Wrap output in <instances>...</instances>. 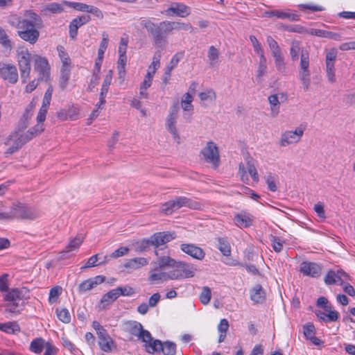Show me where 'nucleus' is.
<instances>
[{
    "label": "nucleus",
    "mask_w": 355,
    "mask_h": 355,
    "mask_svg": "<svg viewBox=\"0 0 355 355\" xmlns=\"http://www.w3.org/2000/svg\"><path fill=\"white\" fill-rule=\"evenodd\" d=\"M9 24L17 29V35L31 44H35L40 37L39 28L42 20L40 16L33 10H26L22 16L12 15Z\"/></svg>",
    "instance_id": "1"
},
{
    "label": "nucleus",
    "mask_w": 355,
    "mask_h": 355,
    "mask_svg": "<svg viewBox=\"0 0 355 355\" xmlns=\"http://www.w3.org/2000/svg\"><path fill=\"white\" fill-rule=\"evenodd\" d=\"M140 24L151 35L155 46L160 49L166 47L168 43L167 35L173 30L172 21H164L155 24L150 19H144Z\"/></svg>",
    "instance_id": "2"
},
{
    "label": "nucleus",
    "mask_w": 355,
    "mask_h": 355,
    "mask_svg": "<svg viewBox=\"0 0 355 355\" xmlns=\"http://www.w3.org/2000/svg\"><path fill=\"white\" fill-rule=\"evenodd\" d=\"M300 53V62L299 66L298 75L299 78L304 87V91H307L311 84V71L309 69V53L306 49L300 50L299 43L294 42L291 44L290 48V55L291 60L295 61L298 60Z\"/></svg>",
    "instance_id": "3"
},
{
    "label": "nucleus",
    "mask_w": 355,
    "mask_h": 355,
    "mask_svg": "<svg viewBox=\"0 0 355 355\" xmlns=\"http://www.w3.org/2000/svg\"><path fill=\"white\" fill-rule=\"evenodd\" d=\"M131 334L137 336L139 340L144 343V347L147 352L154 354L157 352V348L161 346L159 340H154L150 333L143 329V326L135 322L130 329Z\"/></svg>",
    "instance_id": "4"
},
{
    "label": "nucleus",
    "mask_w": 355,
    "mask_h": 355,
    "mask_svg": "<svg viewBox=\"0 0 355 355\" xmlns=\"http://www.w3.org/2000/svg\"><path fill=\"white\" fill-rule=\"evenodd\" d=\"M31 54L28 49L19 46L17 50V59L20 71L21 79L23 83L27 82L31 73Z\"/></svg>",
    "instance_id": "5"
},
{
    "label": "nucleus",
    "mask_w": 355,
    "mask_h": 355,
    "mask_svg": "<svg viewBox=\"0 0 355 355\" xmlns=\"http://www.w3.org/2000/svg\"><path fill=\"white\" fill-rule=\"evenodd\" d=\"M11 211L13 220H34L39 216L34 208L21 202L13 204Z\"/></svg>",
    "instance_id": "6"
},
{
    "label": "nucleus",
    "mask_w": 355,
    "mask_h": 355,
    "mask_svg": "<svg viewBox=\"0 0 355 355\" xmlns=\"http://www.w3.org/2000/svg\"><path fill=\"white\" fill-rule=\"evenodd\" d=\"M28 291L25 288H12L5 295V301L8 304L6 306V311L15 313L17 312L16 306L19 305V302L26 297Z\"/></svg>",
    "instance_id": "7"
},
{
    "label": "nucleus",
    "mask_w": 355,
    "mask_h": 355,
    "mask_svg": "<svg viewBox=\"0 0 355 355\" xmlns=\"http://www.w3.org/2000/svg\"><path fill=\"white\" fill-rule=\"evenodd\" d=\"M171 271V279H182L194 277L196 268L191 264L176 262Z\"/></svg>",
    "instance_id": "8"
},
{
    "label": "nucleus",
    "mask_w": 355,
    "mask_h": 355,
    "mask_svg": "<svg viewBox=\"0 0 355 355\" xmlns=\"http://www.w3.org/2000/svg\"><path fill=\"white\" fill-rule=\"evenodd\" d=\"M200 153L205 162L211 164L214 168H218L220 164V155L218 148L214 142L211 141L207 142Z\"/></svg>",
    "instance_id": "9"
},
{
    "label": "nucleus",
    "mask_w": 355,
    "mask_h": 355,
    "mask_svg": "<svg viewBox=\"0 0 355 355\" xmlns=\"http://www.w3.org/2000/svg\"><path fill=\"white\" fill-rule=\"evenodd\" d=\"M184 207H193L191 200L184 196L175 197L163 204L162 211L166 214H171L173 211Z\"/></svg>",
    "instance_id": "10"
},
{
    "label": "nucleus",
    "mask_w": 355,
    "mask_h": 355,
    "mask_svg": "<svg viewBox=\"0 0 355 355\" xmlns=\"http://www.w3.org/2000/svg\"><path fill=\"white\" fill-rule=\"evenodd\" d=\"M305 127L300 125L295 130H287L282 134L280 146H286L299 142L304 134Z\"/></svg>",
    "instance_id": "11"
},
{
    "label": "nucleus",
    "mask_w": 355,
    "mask_h": 355,
    "mask_svg": "<svg viewBox=\"0 0 355 355\" xmlns=\"http://www.w3.org/2000/svg\"><path fill=\"white\" fill-rule=\"evenodd\" d=\"M0 78L11 84H15L19 78L16 66L0 62Z\"/></svg>",
    "instance_id": "12"
},
{
    "label": "nucleus",
    "mask_w": 355,
    "mask_h": 355,
    "mask_svg": "<svg viewBox=\"0 0 355 355\" xmlns=\"http://www.w3.org/2000/svg\"><path fill=\"white\" fill-rule=\"evenodd\" d=\"M178 117V107L175 105L172 107L170 112L166 117V128L173 135V139L180 142V137L176 129V122Z\"/></svg>",
    "instance_id": "13"
},
{
    "label": "nucleus",
    "mask_w": 355,
    "mask_h": 355,
    "mask_svg": "<svg viewBox=\"0 0 355 355\" xmlns=\"http://www.w3.org/2000/svg\"><path fill=\"white\" fill-rule=\"evenodd\" d=\"M33 59L34 61V69L39 73V79L47 77L49 72V66L47 60L37 55H34Z\"/></svg>",
    "instance_id": "14"
},
{
    "label": "nucleus",
    "mask_w": 355,
    "mask_h": 355,
    "mask_svg": "<svg viewBox=\"0 0 355 355\" xmlns=\"http://www.w3.org/2000/svg\"><path fill=\"white\" fill-rule=\"evenodd\" d=\"M162 269L158 267L150 271L148 281L151 284H161L171 279V271L166 272Z\"/></svg>",
    "instance_id": "15"
},
{
    "label": "nucleus",
    "mask_w": 355,
    "mask_h": 355,
    "mask_svg": "<svg viewBox=\"0 0 355 355\" xmlns=\"http://www.w3.org/2000/svg\"><path fill=\"white\" fill-rule=\"evenodd\" d=\"M300 271L304 275L315 278L320 275L321 268L320 266L315 263L303 261L300 264Z\"/></svg>",
    "instance_id": "16"
},
{
    "label": "nucleus",
    "mask_w": 355,
    "mask_h": 355,
    "mask_svg": "<svg viewBox=\"0 0 355 355\" xmlns=\"http://www.w3.org/2000/svg\"><path fill=\"white\" fill-rule=\"evenodd\" d=\"M268 102L271 106V115L275 117L279 112V105L281 102H284L287 100V95L284 93H279L272 94L268 98Z\"/></svg>",
    "instance_id": "17"
},
{
    "label": "nucleus",
    "mask_w": 355,
    "mask_h": 355,
    "mask_svg": "<svg viewBox=\"0 0 355 355\" xmlns=\"http://www.w3.org/2000/svg\"><path fill=\"white\" fill-rule=\"evenodd\" d=\"M180 249L182 252L198 260L202 259L205 253L204 250L192 243H183L180 245Z\"/></svg>",
    "instance_id": "18"
},
{
    "label": "nucleus",
    "mask_w": 355,
    "mask_h": 355,
    "mask_svg": "<svg viewBox=\"0 0 355 355\" xmlns=\"http://www.w3.org/2000/svg\"><path fill=\"white\" fill-rule=\"evenodd\" d=\"M5 144L10 146L6 151V154L11 155L20 149L26 143L21 141V137L17 132H15L9 136V138Z\"/></svg>",
    "instance_id": "19"
},
{
    "label": "nucleus",
    "mask_w": 355,
    "mask_h": 355,
    "mask_svg": "<svg viewBox=\"0 0 355 355\" xmlns=\"http://www.w3.org/2000/svg\"><path fill=\"white\" fill-rule=\"evenodd\" d=\"M166 13H173L180 17H186L191 13V8L182 3H174L166 10Z\"/></svg>",
    "instance_id": "20"
},
{
    "label": "nucleus",
    "mask_w": 355,
    "mask_h": 355,
    "mask_svg": "<svg viewBox=\"0 0 355 355\" xmlns=\"http://www.w3.org/2000/svg\"><path fill=\"white\" fill-rule=\"evenodd\" d=\"M84 241V236L82 234H78L76 236L70 240L69 244L64 250L60 252V259H66L65 254L69 253L71 251L76 250L79 248Z\"/></svg>",
    "instance_id": "21"
},
{
    "label": "nucleus",
    "mask_w": 355,
    "mask_h": 355,
    "mask_svg": "<svg viewBox=\"0 0 355 355\" xmlns=\"http://www.w3.org/2000/svg\"><path fill=\"white\" fill-rule=\"evenodd\" d=\"M253 216L245 211H241L234 216L235 224L240 228L248 227L252 225Z\"/></svg>",
    "instance_id": "22"
},
{
    "label": "nucleus",
    "mask_w": 355,
    "mask_h": 355,
    "mask_svg": "<svg viewBox=\"0 0 355 355\" xmlns=\"http://www.w3.org/2000/svg\"><path fill=\"white\" fill-rule=\"evenodd\" d=\"M119 293L116 288L104 294L101 300L99 308L101 309H105L120 297Z\"/></svg>",
    "instance_id": "23"
},
{
    "label": "nucleus",
    "mask_w": 355,
    "mask_h": 355,
    "mask_svg": "<svg viewBox=\"0 0 355 355\" xmlns=\"http://www.w3.org/2000/svg\"><path fill=\"white\" fill-rule=\"evenodd\" d=\"M250 299L254 304L262 303L265 300L266 294L263 288L260 284L255 285L250 290Z\"/></svg>",
    "instance_id": "24"
},
{
    "label": "nucleus",
    "mask_w": 355,
    "mask_h": 355,
    "mask_svg": "<svg viewBox=\"0 0 355 355\" xmlns=\"http://www.w3.org/2000/svg\"><path fill=\"white\" fill-rule=\"evenodd\" d=\"M44 130L43 124H37L34 127L30 128L26 132L19 135L21 141L27 143L31 139L42 133Z\"/></svg>",
    "instance_id": "25"
},
{
    "label": "nucleus",
    "mask_w": 355,
    "mask_h": 355,
    "mask_svg": "<svg viewBox=\"0 0 355 355\" xmlns=\"http://www.w3.org/2000/svg\"><path fill=\"white\" fill-rule=\"evenodd\" d=\"M148 263L147 259L144 257H137L128 260L123 265L124 268L137 270Z\"/></svg>",
    "instance_id": "26"
},
{
    "label": "nucleus",
    "mask_w": 355,
    "mask_h": 355,
    "mask_svg": "<svg viewBox=\"0 0 355 355\" xmlns=\"http://www.w3.org/2000/svg\"><path fill=\"white\" fill-rule=\"evenodd\" d=\"M245 160L246 162V168L248 173L252 178L253 181L258 182L259 178L255 166V160L250 155L246 156L245 157Z\"/></svg>",
    "instance_id": "27"
},
{
    "label": "nucleus",
    "mask_w": 355,
    "mask_h": 355,
    "mask_svg": "<svg viewBox=\"0 0 355 355\" xmlns=\"http://www.w3.org/2000/svg\"><path fill=\"white\" fill-rule=\"evenodd\" d=\"M127 62V56L126 55H119V59L117 61V71L119 74V79L120 80V83L122 84L124 82L125 77V65Z\"/></svg>",
    "instance_id": "28"
},
{
    "label": "nucleus",
    "mask_w": 355,
    "mask_h": 355,
    "mask_svg": "<svg viewBox=\"0 0 355 355\" xmlns=\"http://www.w3.org/2000/svg\"><path fill=\"white\" fill-rule=\"evenodd\" d=\"M162 351L164 355H175L176 352V345L170 341L164 343L161 342V346L157 348V352Z\"/></svg>",
    "instance_id": "29"
},
{
    "label": "nucleus",
    "mask_w": 355,
    "mask_h": 355,
    "mask_svg": "<svg viewBox=\"0 0 355 355\" xmlns=\"http://www.w3.org/2000/svg\"><path fill=\"white\" fill-rule=\"evenodd\" d=\"M0 44L7 51H10L14 46V43L9 38L6 31L0 26Z\"/></svg>",
    "instance_id": "30"
},
{
    "label": "nucleus",
    "mask_w": 355,
    "mask_h": 355,
    "mask_svg": "<svg viewBox=\"0 0 355 355\" xmlns=\"http://www.w3.org/2000/svg\"><path fill=\"white\" fill-rule=\"evenodd\" d=\"M311 34L318 37L334 39L335 40H339L340 38V34L337 33L327 31L320 29H312Z\"/></svg>",
    "instance_id": "31"
},
{
    "label": "nucleus",
    "mask_w": 355,
    "mask_h": 355,
    "mask_svg": "<svg viewBox=\"0 0 355 355\" xmlns=\"http://www.w3.org/2000/svg\"><path fill=\"white\" fill-rule=\"evenodd\" d=\"M46 343L42 338H36L31 343L30 349L35 354H40L44 349Z\"/></svg>",
    "instance_id": "32"
},
{
    "label": "nucleus",
    "mask_w": 355,
    "mask_h": 355,
    "mask_svg": "<svg viewBox=\"0 0 355 355\" xmlns=\"http://www.w3.org/2000/svg\"><path fill=\"white\" fill-rule=\"evenodd\" d=\"M229 328V322L227 319H222L218 326V331L220 333L218 342L222 343L225 340L226 333Z\"/></svg>",
    "instance_id": "33"
},
{
    "label": "nucleus",
    "mask_w": 355,
    "mask_h": 355,
    "mask_svg": "<svg viewBox=\"0 0 355 355\" xmlns=\"http://www.w3.org/2000/svg\"><path fill=\"white\" fill-rule=\"evenodd\" d=\"M218 249L226 257L231 254V247L228 241L224 238H219Z\"/></svg>",
    "instance_id": "34"
},
{
    "label": "nucleus",
    "mask_w": 355,
    "mask_h": 355,
    "mask_svg": "<svg viewBox=\"0 0 355 355\" xmlns=\"http://www.w3.org/2000/svg\"><path fill=\"white\" fill-rule=\"evenodd\" d=\"M176 261L168 256L159 257L157 259L158 267L159 268H164L166 267H173L175 264Z\"/></svg>",
    "instance_id": "35"
},
{
    "label": "nucleus",
    "mask_w": 355,
    "mask_h": 355,
    "mask_svg": "<svg viewBox=\"0 0 355 355\" xmlns=\"http://www.w3.org/2000/svg\"><path fill=\"white\" fill-rule=\"evenodd\" d=\"M55 313L57 315L58 318L64 323H69L71 321V315L67 309H59L57 308L55 310Z\"/></svg>",
    "instance_id": "36"
},
{
    "label": "nucleus",
    "mask_w": 355,
    "mask_h": 355,
    "mask_svg": "<svg viewBox=\"0 0 355 355\" xmlns=\"http://www.w3.org/2000/svg\"><path fill=\"white\" fill-rule=\"evenodd\" d=\"M270 242L272 247V249L275 252H280L283 250L284 244L285 241L282 240L279 237L270 235Z\"/></svg>",
    "instance_id": "37"
},
{
    "label": "nucleus",
    "mask_w": 355,
    "mask_h": 355,
    "mask_svg": "<svg viewBox=\"0 0 355 355\" xmlns=\"http://www.w3.org/2000/svg\"><path fill=\"white\" fill-rule=\"evenodd\" d=\"M207 57L210 62V65L212 67L214 66L217 63L219 58L218 50L214 46H211L208 50Z\"/></svg>",
    "instance_id": "38"
},
{
    "label": "nucleus",
    "mask_w": 355,
    "mask_h": 355,
    "mask_svg": "<svg viewBox=\"0 0 355 355\" xmlns=\"http://www.w3.org/2000/svg\"><path fill=\"white\" fill-rule=\"evenodd\" d=\"M70 78V70L69 67H62L61 69V75L60 80V85L62 89H64L68 83Z\"/></svg>",
    "instance_id": "39"
},
{
    "label": "nucleus",
    "mask_w": 355,
    "mask_h": 355,
    "mask_svg": "<svg viewBox=\"0 0 355 355\" xmlns=\"http://www.w3.org/2000/svg\"><path fill=\"white\" fill-rule=\"evenodd\" d=\"M62 287L56 286L53 287L49 291V302L51 304L55 303L62 293Z\"/></svg>",
    "instance_id": "40"
},
{
    "label": "nucleus",
    "mask_w": 355,
    "mask_h": 355,
    "mask_svg": "<svg viewBox=\"0 0 355 355\" xmlns=\"http://www.w3.org/2000/svg\"><path fill=\"white\" fill-rule=\"evenodd\" d=\"M211 291L208 286H204L202 291L199 296L200 302L204 304H208L211 300Z\"/></svg>",
    "instance_id": "41"
},
{
    "label": "nucleus",
    "mask_w": 355,
    "mask_h": 355,
    "mask_svg": "<svg viewBox=\"0 0 355 355\" xmlns=\"http://www.w3.org/2000/svg\"><path fill=\"white\" fill-rule=\"evenodd\" d=\"M266 41L271 51L272 56L282 53L279 44L272 38V36H268Z\"/></svg>",
    "instance_id": "42"
},
{
    "label": "nucleus",
    "mask_w": 355,
    "mask_h": 355,
    "mask_svg": "<svg viewBox=\"0 0 355 355\" xmlns=\"http://www.w3.org/2000/svg\"><path fill=\"white\" fill-rule=\"evenodd\" d=\"M63 4H64L63 2L62 3L57 2L49 3L45 6V10L55 14L60 13L64 10Z\"/></svg>",
    "instance_id": "43"
},
{
    "label": "nucleus",
    "mask_w": 355,
    "mask_h": 355,
    "mask_svg": "<svg viewBox=\"0 0 355 355\" xmlns=\"http://www.w3.org/2000/svg\"><path fill=\"white\" fill-rule=\"evenodd\" d=\"M58 55L62 62V67H69L71 63L70 58L68 53L65 51L64 48L62 46H58L57 47Z\"/></svg>",
    "instance_id": "44"
},
{
    "label": "nucleus",
    "mask_w": 355,
    "mask_h": 355,
    "mask_svg": "<svg viewBox=\"0 0 355 355\" xmlns=\"http://www.w3.org/2000/svg\"><path fill=\"white\" fill-rule=\"evenodd\" d=\"M78 113V110L76 108L73 109L72 113H71L70 111L67 112L66 110H61L56 113V116L59 119L62 121H66L69 119H72L73 116L77 114Z\"/></svg>",
    "instance_id": "45"
},
{
    "label": "nucleus",
    "mask_w": 355,
    "mask_h": 355,
    "mask_svg": "<svg viewBox=\"0 0 355 355\" xmlns=\"http://www.w3.org/2000/svg\"><path fill=\"white\" fill-rule=\"evenodd\" d=\"M273 58L277 70L281 73L284 72L286 70V66L282 53L273 55Z\"/></svg>",
    "instance_id": "46"
},
{
    "label": "nucleus",
    "mask_w": 355,
    "mask_h": 355,
    "mask_svg": "<svg viewBox=\"0 0 355 355\" xmlns=\"http://www.w3.org/2000/svg\"><path fill=\"white\" fill-rule=\"evenodd\" d=\"M102 40L100 43V46L98 50V56L101 58L104 57V53L108 46V35L106 33H103Z\"/></svg>",
    "instance_id": "47"
},
{
    "label": "nucleus",
    "mask_w": 355,
    "mask_h": 355,
    "mask_svg": "<svg viewBox=\"0 0 355 355\" xmlns=\"http://www.w3.org/2000/svg\"><path fill=\"white\" fill-rule=\"evenodd\" d=\"M200 99L202 101H214L216 98V92L211 89H209L205 92H200L199 94Z\"/></svg>",
    "instance_id": "48"
},
{
    "label": "nucleus",
    "mask_w": 355,
    "mask_h": 355,
    "mask_svg": "<svg viewBox=\"0 0 355 355\" xmlns=\"http://www.w3.org/2000/svg\"><path fill=\"white\" fill-rule=\"evenodd\" d=\"M303 333L307 340L311 339L315 334V328L313 324L308 322L303 326Z\"/></svg>",
    "instance_id": "49"
},
{
    "label": "nucleus",
    "mask_w": 355,
    "mask_h": 355,
    "mask_svg": "<svg viewBox=\"0 0 355 355\" xmlns=\"http://www.w3.org/2000/svg\"><path fill=\"white\" fill-rule=\"evenodd\" d=\"M326 73L328 81L334 83L336 82L334 63H326Z\"/></svg>",
    "instance_id": "50"
},
{
    "label": "nucleus",
    "mask_w": 355,
    "mask_h": 355,
    "mask_svg": "<svg viewBox=\"0 0 355 355\" xmlns=\"http://www.w3.org/2000/svg\"><path fill=\"white\" fill-rule=\"evenodd\" d=\"M112 343V340L110 337H107L105 338H101L98 340V345L101 349L105 352H110L112 351L111 344Z\"/></svg>",
    "instance_id": "51"
},
{
    "label": "nucleus",
    "mask_w": 355,
    "mask_h": 355,
    "mask_svg": "<svg viewBox=\"0 0 355 355\" xmlns=\"http://www.w3.org/2000/svg\"><path fill=\"white\" fill-rule=\"evenodd\" d=\"M63 3L73 8L74 10L85 12H87L89 6L88 4L80 2H69L67 1H63Z\"/></svg>",
    "instance_id": "52"
},
{
    "label": "nucleus",
    "mask_w": 355,
    "mask_h": 355,
    "mask_svg": "<svg viewBox=\"0 0 355 355\" xmlns=\"http://www.w3.org/2000/svg\"><path fill=\"white\" fill-rule=\"evenodd\" d=\"M193 101V96L189 93H186L184 96V98L182 100V107L185 111H190L193 109L191 102Z\"/></svg>",
    "instance_id": "53"
},
{
    "label": "nucleus",
    "mask_w": 355,
    "mask_h": 355,
    "mask_svg": "<svg viewBox=\"0 0 355 355\" xmlns=\"http://www.w3.org/2000/svg\"><path fill=\"white\" fill-rule=\"evenodd\" d=\"M339 279H340V277L337 275L334 271L330 270L324 277V282L327 285H332L336 284Z\"/></svg>",
    "instance_id": "54"
},
{
    "label": "nucleus",
    "mask_w": 355,
    "mask_h": 355,
    "mask_svg": "<svg viewBox=\"0 0 355 355\" xmlns=\"http://www.w3.org/2000/svg\"><path fill=\"white\" fill-rule=\"evenodd\" d=\"M107 257L108 256H105L103 261H101L99 263H96L98 261V254L93 255L87 260L85 266L83 268H91L95 266L104 264L107 262Z\"/></svg>",
    "instance_id": "55"
},
{
    "label": "nucleus",
    "mask_w": 355,
    "mask_h": 355,
    "mask_svg": "<svg viewBox=\"0 0 355 355\" xmlns=\"http://www.w3.org/2000/svg\"><path fill=\"white\" fill-rule=\"evenodd\" d=\"M150 242H151V245L155 247H158L165 244L160 232H157L152 235L150 237Z\"/></svg>",
    "instance_id": "56"
},
{
    "label": "nucleus",
    "mask_w": 355,
    "mask_h": 355,
    "mask_svg": "<svg viewBox=\"0 0 355 355\" xmlns=\"http://www.w3.org/2000/svg\"><path fill=\"white\" fill-rule=\"evenodd\" d=\"M116 289L119 296H131L135 293L134 288L130 286H119Z\"/></svg>",
    "instance_id": "57"
},
{
    "label": "nucleus",
    "mask_w": 355,
    "mask_h": 355,
    "mask_svg": "<svg viewBox=\"0 0 355 355\" xmlns=\"http://www.w3.org/2000/svg\"><path fill=\"white\" fill-rule=\"evenodd\" d=\"M94 287L95 286L94 285L93 280L90 278L80 284L78 288L80 292H86L92 290Z\"/></svg>",
    "instance_id": "58"
},
{
    "label": "nucleus",
    "mask_w": 355,
    "mask_h": 355,
    "mask_svg": "<svg viewBox=\"0 0 355 355\" xmlns=\"http://www.w3.org/2000/svg\"><path fill=\"white\" fill-rule=\"evenodd\" d=\"M129 251L130 249L128 247H120L114 250L108 257L116 259L127 254Z\"/></svg>",
    "instance_id": "59"
},
{
    "label": "nucleus",
    "mask_w": 355,
    "mask_h": 355,
    "mask_svg": "<svg viewBox=\"0 0 355 355\" xmlns=\"http://www.w3.org/2000/svg\"><path fill=\"white\" fill-rule=\"evenodd\" d=\"M160 52H156L153 58L151 64L148 67V69L156 72V70L160 67Z\"/></svg>",
    "instance_id": "60"
},
{
    "label": "nucleus",
    "mask_w": 355,
    "mask_h": 355,
    "mask_svg": "<svg viewBox=\"0 0 355 355\" xmlns=\"http://www.w3.org/2000/svg\"><path fill=\"white\" fill-rule=\"evenodd\" d=\"M79 26L76 23V21H74L73 19L70 22L69 24V37L72 40H75L76 38L77 34H78V30L79 28Z\"/></svg>",
    "instance_id": "61"
},
{
    "label": "nucleus",
    "mask_w": 355,
    "mask_h": 355,
    "mask_svg": "<svg viewBox=\"0 0 355 355\" xmlns=\"http://www.w3.org/2000/svg\"><path fill=\"white\" fill-rule=\"evenodd\" d=\"M150 245H151L150 238L148 239H145L136 243V249L138 252H143L145 251Z\"/></svg>",
    "instance_id": "62"
},
{
    "label": "nucleus",
    "mask_w": 355,
    "mask_h": 355,
    "mask_svg": "<svg viewBox=\"0 0 355 355\" xmlns=\"http://www.w3.org/2000/svg\"><path fill=\"white\" fill-rule=\"evenodd\" d=\"M87 12L91 13L99 19H102L104 17L103 12L98 8L92 5L89 6Z\"/></svg>",
    "instance_id": "63"
},
{
    "label": "nucleus",
    "mask_w": 355,
    "mask_h": 355,
    "mask_svg": "<svg viewBox=\"0 0 355 355\" xmlns=\"http://www.w3.org/2000/svg\"><path fill=\"white\" fill-rule=\"evenodd\" d=\"M266 183L268 187V189L270 191L275 192L277 191V185H276V178L275 176L271 174L268 175L266 178Z\"/></svg>",
    "instance_id": "64"
}]
</instances>
